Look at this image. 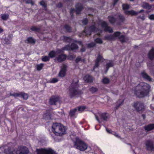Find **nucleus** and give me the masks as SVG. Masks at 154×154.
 Returning a JSON list of instances; mask_svg holds the SVG:
<instances>
[{
  "mask_svg": "<svg viewBox=\"0 0 154 154\" xmlns=\"http://www.w3.org/2000/svg\"><path fill=\"white\" fill-rule=\"evenodd\" d=\"M144 11V10H143V9H141L140 11H137L138 12V13H140V12H143Z\"/></svg>",
  "mask_w": 154,
  "mask_h": 154,
  "instance_id": "nucleus-58",
  "label": "nucleus"
},
{
  "mask_svg": "<svg viewBox=\"0 0 154 154\" xmlns=\"http://www.w3.org/2000/svg\"><path fill=\"white\" fill-rule=\"evenodd\" d=\"M148 56L150 60L154 59V48H152L148 54Z\"/></svg>",
  "mask_w": 154,
  "mask_h": 154,
  "instance_id": "nucleus-19",
  "label": "nucleus"
},
{
  "mask_svg": "<svg viewBox=\"0 0 154 154\" xmlns=\"http://www.w3.org/2000/svg\"><path fill=\"white\" fill-rule=\"evenodd\" d=\"M77 110V109L75 108L70 110L69 112V115L71 116H74L75 113L76 111Z\"/></svg>",
  "mask_w": 154,
  "mask_h": 154,
  "instance_id": "nucleus-28",
  "label": "nucleus"
},
{
  "mask_svg": "<svg viewBox=\"0 0 154 154\" xmlns=\"http://www.w3.org/2000/svg\"><path fill=\"white\" fill-rule=\"evenodd\" d=\"M148 18L151 20H154V14H151L148 16Z\"/></svg>",
  "mask_w": 154,
  "mask_h": 154,
  "instance_id": "nucleus-53",
  "label": "nucleus"
},
{
  "mask_svg": "<svg viewBox=\"0 0 154 154\" xmlns=\"http://www.w3.org/2000/svg\"><path fill=\"white\" fill-rule=\"evenodd\" d=\"M81 57H77V58H76L75 60V61H76V62H79V61H80V60H81Z\"/></svg>",
  "mask_w": 154,
  "mask_h": 154,
  "instance_id": "nucleus-54",
  "label": "nucleus"
},
{
  "mask_svg": "<svg viewBox=\"0 0 154 154\" xmlns=\"http://www.w3.org/2000/svg\"><path fill=\"white\" fill-rule=\"evenodd\" d=\"M65 28L68 31H70L71 30V27H70L69 25H66L65 26Z\"/></svg>",
  "mask_w": 154,
  "mask_h": 154,
  "instance_id": "nucleus-44",
  "label": "nucleus"
},
{
  "mask_svg": "<svg viewBox=\"0 0 154 154\" xmlns=\"http://www.w3.org/2000/svg\"><path fill=\"white\" fill-rule=\"evenodd\" d=\"M150 107L151 108V109H154V106H153L152 105H150Z\"/></svg>",
  "mask_w": 154,
  "mask_h": 154,
  "instance_id": "nucleus-61",
  "label": "nucleus"
},
{
  "mask_svg": "<svg viewBox=\"0 0 154 154\" xmlns=\"http://www.w3.org/2000/svg\"><path fill=\"white\" fill-rule=\"evenodd\" d=\"M83 79L85 82L88 83H91L92 82V77L89 75H86L84 77Z\"/></svg>",
  "mask_w": 154,
  "mask_h": 154,
  "instance_id": "nucleus-24",
  "label": "nucleus"
},
{
  "mask_svg": "<svg viewBox=\"0 0 154 154\" xmlns=\"http://www.w3.org/2000/svg\"><path fill=\"white\" fill-rule=\"evenodd\" d=\"M95 45V44L94 43V42H92V43H91L90 44H89L88 45V46L89 47H94Z\"/></svg>",
  "mask_w": 154,
  "mask_h": 154,
  "instance_id": "nucleus-52",
  "label": "nucleus"
},
{
  "mask_svg": "<svg viewBox=\"0 0 154 154\" xmlns=\"http://www.w3.org/2000/svg\"><path fill=\"white\" fill-rule=\"evenodd\" d=\"M101 32V30H100L99 32H98L97 33V34H98V35H100V33Z\"/></svg>",
  "mask_w": 154,
  "mask_h": 154,
  "instance_id": "nucleus-64",
  "label": "nucleus"
},
{
  "mask_svg": "<svg viewBox=\"0 0 154 154\" xmlns=\"http://www.w3.org/2000/svg\"><path fill=\"white\" fill-rule=\"evenodd\" d=\"M101 26L104 28V30L106 31H108L109 32H112L113 31V29L111 27L109 26L108 23L105 21H102L101 22Z\"/></svg>",
  "mask_w": 154,
  "mask_h": 154,
  "instance_id": "nucleus-13",
  "label": "nucleus"
},
{
  "mask_svg": "<svg viewBox=\"0 0 154 154\" xmlns=\"http://www.w3.org/2000/svg\"><path fill=\"white\" fill-rule=\"evenodd\" d=\"M75 147L81 151H84L87 148V146L84 142L81 141L80 140H76L74 144Z\"/></svg>",
  "mask_w": 154,
  "mask_h": 154,
  "instance_id": "nucleus-5",
  "label": "nucleus"
},
{
  "mask_svg": "<svg viewBox=\"0 0 154 154\" xmlns=\"http://www.w3.org/2000/svg\"><path fill=\"white\" fill-rule=\"evenodd\" d=\"M94 115L96 120L99 123H102L103 121L108 120L109 118V114L106 113H99L98 114H94Z\"/></svg>",
  "mask_w": 154,
  "mask_h": 154,
  "instance_id": "nucleus-3",
  "label": "nucleus"
},
{
  "mask_svg": "<svg viewBox=\"0 0 154 154\" xmlns=\"http://www.w3.org/2000/svg\"><path fill=\"white\" fill-rule=\"evenodd\" d=\"M114 66V64L112 62H110V63H106V70L107 71L108 70L109 67H112Z\"/></svg>",
  "mask_w": 154,
  "mask_h": 154,
  "instance_id": "nucleus-30",
  "label": "nucleus"
},
{
  "mask_svg": "<svg viewBox=\"0 0 154 154\" xmlns=\"http://www.w3.org/2000/svg\"><path fill=\"white\" fill-rule=\"evenodd\" d=\"M58 81V79L57 78H53L52 79H51L49 81V82L51 83H55Z\"/></svg>",
  "mask_w": 154,
  "mask_h": 154,
  "instance_id": "nucleus-43",
  "label": "nucleus"
},
{
  "mask_svg": "<svg viewBox=\"0 0 154 154\" xmlns=\"http://www.w3.org/2000/svg\"><path fill=\"white\" fill-rule=\"evenodd\" d=\"M83 8V7L81 4H78L76 6L75 11L74 9H71L70 10V13L71 16H73L72 13L74 11H76V14H80Z\"/></svg>",
  "mask_w": 154,
  "mask_h": 154,
  "instance_id": "nucleus-12",
  "label": "nucleus"
},
{
  "mask_svg": "<svg viewBox=\"0 0 154 154\" xmlns=\"http://www.w3.org/2000/svg\"><path fill=\"white\" fill-rule=\"evenodd\" d=\"M119 32H115L113 35H107L105 37V39L108 40H113L115 39V37H117L119 35Z\"/></svg>",
  "mask_w": 154,
  "mask_h": 154,
  "instance_id": "nucleus-16",
  "label": "nucleus"
},
{
  "mask_svg": "<svg viewBox=\"0 0 154 154\" xmlns=\"http://www.w3.org/2000/svg\"><path fill=\"white\" fill-rule=\"evenodd\" d=\"M146 148L148 150H153L154 149L153 143L152 141H148L146 144Z\"/></svg>",
  "mask_w": 154,
  "mask_h": 154,
  "instance_id": "nucleus-18",
  "label": "nucleus"
},
{
  "mask_svg": "<svg viewBox=\"0 0 154 154\" xmlns=\"http://www.w3.org/2000/svg\"><path fill=\"white\" fill-rule=\"evenodd\" d=\"M144 128L147 131H150L153 129H154V124H149L144 126Z\"/></svg>",
  "mask_w": 154,
  "mask_h": 154,
  "instance_id": "nucleus-25",
  "label": "nucleus"
},
{
  "mask_svg": "<svg viewBox=\"0 0 154 154\" xmlns=\"http://www.w3.org/2000/svg\"><path fill=\"white\" fill-rule=\"evenodd\" d=\"M88 20L87 19H86V18H85V19H84L82 20V23L84 24H86L87 23H88Z\"/></svg>",
  "mask_w": 154,
  "mask_h": 154,
  "instance_id": "nucleus-51",
  "label": "nucleus"
},
{
  "mask_svg": "<svg viewBox=\"0 0 154 154\" xmlns=\"http://www.w3.org/2000/svg\"><path fill=\"white\" fill-rule=\"evenodd\" d=\"M57 6L60 7L62 6V5L61 4V3H60L59 4H58V5Z\"/></svg>",
  "mask_w": 154,
  "mask_h": 154,
  "instance_id": "nucleus-60",
  "label": "nucleus"
},
{
  "mask_svg": "<svg viewBox=\"0 0 154 154\" xmlns=\"http://www.w3.org/2000/svg\"><path fill=\"white\" fill-rule=\"evenodd\" d=\"M77 82H75V84L72 83L69 89V95L70 97H73L76 95L79 94V92L77 89Z\"/></svg>",
  "mask_w": 154,
  "mask_h": 154,
  "instance_id": "nucleus-4",
  "label": "nucleus"
},
{
  "mask_svg": "<svg viewBox=\"0 0 154 154\" xmlns=\"http://www.w3.org/2000/svg\"><path fill=\"white\" fill-rule=\"evenodd\" d=\"M0 149L2 151H3L6 154H16L15 152H13L11 150V148L8 146L7 145H4L0 147Z\"/></svg>",
  "mask_w": 154,
  "mask_h": 154,
  "instance_id": "nucleus-9",
  "label": "nucleus"
},
{
  "mask_svg": "<svg viewBox=\"0 0 154 154\" xmlns=\"http://www.w3.org/2000/svg\"><path fill=\"white\" fill-rule=\"evenodd\" d=\"M130 6L128 4H123L122 8L123 9H128L129 8Z\"/></svg>",
  "mask_w": 154,
  "mask_h": 154,
  "instance_id": "nucleus-46",
  "label": "nucleus"
},
{
  "mask_svg": "<svg viewBox=\"0 0 154 154\" xmlns=\"http://www.w3.org/2000/svg\"><path fill=\"white\" fill-rule=\"evenodd\" d=\"M98 89L97 88H95V87H93V86L92 87H91L90 88V90L91 92H96V91H97Z\"/></svg>",
  "mask_w": 154,
  "mask_h": 154,
  "instance_id": "nucleus-38",
  "label": "nucleus"
},
{
  "mask_svg": "<svg viewBox=\"0 0 154 154\" xmlns=\"http://www.w3.org/2000/svg\"><path fill=\"white\" fill-rule=\"evenodd\" d=\"M142 116L143 118V119H145L146 116L145 115V114H142Z\"/></svg>",
  "mask_w": 154,
  "mask_h": 154,
  "instance_id": "nucleus-63",
  "label": "nucleus"
},
{
  "mask_svg": "<svg viewBox=\"0 0 154 154\" xmlns=\"http://www.w3.org/2000/svg\"><path fill=\"white\" fill-rule=\"evenodd\" d=\"M86 106H79L78 107V109L79 111H83L85 109H86Z\"/></svg>",
  "mask_w": 154,
  "mask_h": 154,
  "instance_id": "nucleus-45",
  "label": "nucleus"
},
{
  "mask_svg": "<svg viewBox=\"0 0 154 154\" xmlns=\"http://www.w3.org/2000/svg\"><path fill=\"white\" fill-rule=\"evenodd\" d=\"M67 66L66 65H63L61 67V69L60 71L59 75L61 77L64 76L66 74Z\"/></svg>",
  "mask_w": 154,
  "mask_h": 154,
  "instance_id": "nucleus-15",
  "label": "nucleus"
},
{
  "mask_svg": "<svg viewBox=\"0 0 154 154\" xmlns=\"http://www.w3.org/2000/svg\"><path fill=\"white\" fill-rule=\"evenodd\" d=\"M150 86L146 82H141L137 85L133 90L134 94L137 97H143L148 95Z\"/></svg>",
  "mask_w": 154,
  "mask_h": 154,
  "instance_id": "nucleus-1",
  "label": "nucleus"
},
{
  "mask_svg": "<svg viewBox=\"0 0 154 154\" xmlns=\"http://www.w3.org/2000/svg\"><path fill=\"white\" fill-rule=\"evenodd\" d=\"M60 97L53 96L49 99V103L51 105H55L56 104L57 102H60Z\"/></svg>",
  "mask_w": 154,
  "mask_h": 154,
  "instance_id": "nucleus-11",
  "label": "nucleus"
},
{
  "mask_svg": "<svg viewBox=\"0 0 154 154\" xmlns=\"http://www.w3.org/2000/svg\"><path fill=\"white\" fill-rule=\"evenodd\" d=\"M10 95H12V96H13L14 97H18L20 95V94H18V93H14L12 94V93L10 94Z\"/></svg>",
  "mask_w": 154,
  "mask_h": 154,
  "instance_id": "nucleus-47",
  "label": "nucleus"
},
{
  "mask_svg": "<svg viewBox=\"0 0 154 154\" xmlns=\"http://www.w3.org/2000/svg\"><path fill=\"white\" fill-rule=\"evenodd\" d=\"M11 41L9 40L7 38H5L4 40V43L5 44H9L10 43Z\"/></svg>",
  "mask_w": 154,
  "mask_h": 154,
  "instance_id": "nucleus-42",
  "label": "nucleus"
},
{
  "mask_svg": "<svg viewBox=\"0 0 154 154\" xmlns=\"http://www.w3.org/2000/svg\"><path fill=\"white\" fill-rule=\"evenodd\" d=\"M61 38L64 42H71L73 41L70 37H66L63 35L61 37Z\"/></svg>",
  "mask_w": 154,
  "mask_h": 154,
  "instance_id": "nucleus-26",
  "label": "nucleus"
},
{
  "mask_svg": "<svg viewBox=\"0 0 154 154\" xmlns=\"http://www.w3.org/2000/svg\"><path fill=\"white\" fill-rule=\"evenodd\" d=\"M119 32V34L117 37H118L119 40L121 41V42H126V41L128 40V37H125V36L124 35H120L121 33L120 32Z\"/></svg>",
  "mask_w": 154,
  "mask_h": 154,
  "instance_id": "nucleus-20",
  "label": "nucleus"
},
{
  "mask_svg": "<svg viewBox=\"0 0 154 154\" xmlns=\"http://www.w3.org/2000/svg\"><path fill=\"white\" fill-rule=\"evenodd\" d=\"M133 106L137 111H143L145 109V106L143 102L137 101L134 103Z\"/></svg>",
  "mask_w": 154,
  "mask_h": 154,
  "instance_id": "nucleus-6",
  "label": "nucleus"
},
{
  "mask_svg": "<svg viewBox=\"0 0 154 154\" xmlns=\"http://www.w3.org/2000/svg\"><path fill=\"white\" fill-rule=\"evenodd\" d=\"M103 61V57L101 56H100V55H99L97 58L96 60L95 61V64L94 66V68H96V67H97L98 66H99V62L100 61Z\"/></svg>",
  "mask_w": 154,
  "mask_h": 154,
  "instance_id": "nucleus-22",
  "label": "nucleus"
},
{
  "mask_svg": "<svg viewBox=\"0 0 154 154\" xmlns=\"http://www.w3.org/2000/svg\"><path fill=\"white\" fill-rule=\"evenodd\" d=\"M94 41L96 43H102L103 41L100 38H97L96 39L94 40Z\"/></svg>",
  "mask_w": 154,
  "mask_h": 154,
  "instance_id": "nucleus-41",
  "label": "nucleus"
},
{
  "mask_svg": "<svg viewBox=\"0 0 154 154\" xmlns=\"http://www.w3.org/2000/svg\"><path fill=\"white\" fill-rule=\"evenodd\" d=\"M108 19L109 22L111 23H114L116 20V19L113 17H109Z\"/></svg>",
  "mask_w": 154,
  "mask_h": 154,
  "instance_id": "nucleus-34",
  "label": "nucleus"
},
{
  "mask_svg": "<svg viewBox=\"0 0 154 154\" xmlns=\"http://www.w3.org/2000/svg\"><path fill=\"white\" fill-rule=\"evenodd\" d=\"M37 154H54V152L51 149H37Z\"/></svg>",
  "mask_w": 154,
  "mask_h": 154,
  "instance_id": "nucleus-8",
  "label": "nucleus"
},
{
  "mask_svg": "<svg viewBox=\"0 0 154 154\" xmlns=\"http://www.w3.org/2000/svg\"><path fill=\"white\" fill-rule=\"evenodd\" d=\"M62 51V50H61V49H57L56 52H55V51H51V52H50L49 53V59H50V57H54L56 55H57L58 54L61 53Z\"/></svg>",
  "mask_w": 154,
  "mask_h": 154,
  "instance_id": "nucleus-17",
  "label": "nucleus"
},
{
  "mask_svg": "<svg viewBox=\"0 0 154 154\" xmlns=\"http://www.w3.org/2000/svg\"><path fill=\"white\" fill-rule=\"evenodd\" d=\"M35 42V41L32 37H29L27 39V43H33V44H34Z\"/></svg>",
  "mask_w": 154,
  "mask_h": 154,
  "instance_id": "nucleus-29",
  "label": "nucleus"
},
{
  "mask_svg": "<svg viewBox=\"0 0 154 154\" xmlns=\"http://www.w3.org/2000/svg\"><path fill=\"white\" fill-rule=\"evenodd\" d=\"M141 75L145 79H146L149 81H151L152 80L151 78L150 77L149 75L146 73L145 72H141Z\"/></svg>",
  "mask_w": 154,
  "mask_h": 154,
  "instance_id": "nucleus-21",
  "label": "nucleus"
},
{
  "mask_svg": "<svg viewBox=\"0 0 154 154\" xmlns=\"http://www.w3.org/2000/svg\"><path fill=\"white\" fill-rule=\"evenodd\" d=\"M89 31V32H87L86 31V30L83 31L82 33L79 34V36H82L84 35H91V31H97L96 30V27L95 24L94 23V25H93L90 26L88 29Z\"/></svg>",
  "mask_w": 154,
  "mask_h": 154,
  "instance_id": "nucleus-7",
  "label": "nucleus"
},
{
  "mask_svg": "<svg viewBox=\"0 0 154 154\" xmlns=\"http://www.w3.org/2000/svg\"><path fill=\"white\" fill-rule=\"evenodd\" d=\"M42 60L43 61L46 62V61H48L50 60V57L48 55V56H44L42 57Z\"/></svg>",
  "mask_w": 154,
  "mask_h": 154,
  "instance_id": "nucleus-35",
  "label": "nucleus"
},
{
  "mask_svg": "<svg viewBox=\"0 0 154 154\" xmlns=\"http://www.w3.org/2000/svg\"><path fill=\"white\" fill-rule=\"evenodd\" d=\"M66 55L65 54H60V55H59L58 57H57V60L58 62H62V61H63L65 59H66Z\"/></svg>",
  "mask_w": 154,
  "mask_h": 154,
  "instance_id": "nucleus-23",
  "label": "nucleus"
},
{
  "mask_svg": "<svg viewBox=\"0 0 154 154\" xmlns=\"http://www.w3.org/2000/svg\"><path fill=\"white\" fill-rule=\"evenodd\" d=\"M25 1L27 3H31L32 5L34 4V2L32 0H25Z\"/></svg>",
  "mask_w": 154,
  "mask_h": 154,
  "instance_id": "nucleus-50",
  "label": "nucleus"
},
{
  "mask_svg": "<svg viewBox=\"0 0 154 154\" xmlns=\"http://www.w3.org/2000/svg\"><path fill=\"white\" fill-rule=\"evenodd\" d=\"M66 130L64 126L61 124L55 123L52 126V131L56 135H63L65 134Z\"/></svg>",
  "mask_w": 154,
  "mask_h": 154,
  "instance_id": "nucleus-2",
  "label": "nucleus"
},
{
  "mask_svg": "<svg viewBox=\"0 0 154 154\" xmlns=\"http://www.w3.org/2000/svg\"><path fill=\"white\" fill-rule=\"evenodd\" d=\"M3 29H2V28H0V32H3Z\"/></svg>",
  "mask_w": 154,
  "mask_h": 154,
  "instance_id": "nucleus-62",
  "label": "nucleus"
},
{
  "mask_svg": "<svg viewBox=\"0 0 154 154\" xmlns=\"http://www.w3.org/2000/svg\"><path fill=\"white\" fill-rule=\"evenodd\" d=\"M1 18L3 20H7L8 18H9V14H2Z\"/></svg>",
  "mask_w": 154,
  "mask_h": 154,
  "instance_id": "nucleus-31",
  "label": "nucleus"
},
{
  "mask_svg": "<svg viewBox=\"0 0 154 154\" xmlns=\"http://www.w3.org/2000/svg\"><path fill=\"white\" fill-rule=\"evenodd\" d=\"M106 131L109 133H111V131H110V130H109V129H108V128H106Z\"/></svg>",
  "mask_w": 154,
  "mask_h": 154,
  "instance_id": "nucleus-56",
  "label": "nucleus"
},
{
  "mask_svg": "<svg viewBox=\"0 0 154 154\" xmlns=\"http://www.w3.org/2000/svg\"><path fill=\"white\" fill-rule=\"evenodd\" d=\"M29 151L28 148L26 146H23L20 148L19 152H17L16 154H29Z\"/></svg>",
  "mask_w": 154,
  "mask_h": 154,
  "instance_id": "nucleus-14",
  "label": "nucleus"
},
{
  "mask_svg": "<svg viewBox=\"0 0 154 154\" xmlns=\"http://www.w3.org/2000/svg\"><path fill=\"white\" fill-rule=\"evenodd\" d=\"M20 95H21L22 97H23V98L24 99H27L28 97V94H26V93H21V94H20Z\"/></svg>",
  "mask_w": 154,
  "mask_h": 154,
  "instance_id": "nucleus-36",
  "label": "nucleus"
},
{
  "mask_svg": "<svg viewBox=\"0 0 154 154\" xmlns=\"http://www.w3.org/2000/svg\"><path fill=\"white\" fill-rule=\"evenodd\" d=\"M119 19L121 21H124L125 20V18L122 15H119Z\"/></svg>",
  "mask_w": 154,
  "mask_h": 154,
  "instance_id": "nucleus-49",
  "label": "nucleus"
},
{
  "mask_svg": "<svg viewBox=\"0 0 154 154\" xmlns=\"http://www.w3.org/2000/svg\"><path fill=\"white\" fill-rule=\"evenodd\" d=\"M40 3L41 5H42V6L44 7H46L47 6L45 2L43 1H42L40 2Z\"/></svg>",
  "mask_w": 154,
  "mask_h": 154,
  "instance_id": "nucleus-48",
  "label": "nucleus"
},
{
  "mask_svg": "<svg viewBox=\"0 0 154 154\" xmlns=\"http://www.w3.org/2000/svg\"><path fill=\"white\" fill-rule=\"evenodd\" d=\"M44 65L43 63H40L37 65V70H41L42 68Z\"/></svg>",
  "mask_w": 154,
  "mask_h": 154,
  "instance_id": "nucleus-40",
  "label": "nucleus"
},
{
  "mask_svg": "<svg viewBox=\"0 0 154 154\" xmlns=\"http://www.w3.org/2000/svg\"><path fill=\"white\" fill-rule=\"evenodd\" d=\"M81 51H85V48H83V47L81 49Z\"/></svg>",
  "mask_w": 154,
  "mask_h": 154,
  "instance_id": "nucleus-55",
  "label": "nucleus"
},
{
  "mask_svg": "<svg viewBox=\"0 0 154 154\" xmlns=\"http://www.w3.org/2000/svg\"><path fill=\"white\" fill-rule=\"evenodd\" d=\"M118 0H113L114 2L113 5H115L116 3Z\"/></svg>",
  "mask_w": 154,
  "mask_h": 154,
  "instance_id": "nucleus-57",
  "label": "nucleus"
},
{
  "mask_svg": "<svg viewBox=\"0 0 154 154\" xmlns=\"http://www.w3.org/2000/svg\"><path fill=\"white\" fill-rule=\"evenodd\" d=\"M123 102H117L116 105V106L115 108L116 109H118L121 105L123 104Z\"/></svg>",
  "mask_w": 154,
  "mask_h": 154,
  "instance_id": "nucleus-39",
  "label": "nucleus"
},
{
  "mask_svg": "<svg viewBox=\"0 0 154 154\" xmlns=\"http://www.w3.org/2000/svg\"><path fill=\"white\" fill-rule=\"evenodd\" d=\"M109 79L108 78H107V77H105L103 78L102 79V82L103 83H105V84H107V83H109Z\"/></svg>",
  "mask_w": 154,
  "mask_h": 154,
  "instance_id": "nucleus-33",
  "label": "nucleus"
},
{
  "mask_svg": "<svg viewBox=\"0 0 154 154\" xmlns=\"http://www.w3.org/2000/svg\"><path fill=\"white\" fill-rule=\"evenodd\" d=\"M125 13L126 14H130L132 15H138L137 11H133V10L130 11H125Z\"/></svg>",
  "mask_w": 154,
  "mask_h": 154,
  "instance_id": "nucleus-27",
  "label": "nucleus"
},
{
  "mask_svg": "<svg viewBox=\"0 0 154 154\" xmlns=\"http://www.w3.org/2000/svg\"><path fill=\"white\" fill-rule=\"evenodd\" d=\"M78 48H79L78 46L76 44L73 43L70 45H67L65 46L62 48V49L63 50H77Z\"/></svg>",
  "mask_w": 154,
  "mask_h": 154,
  "instance_id": "nucleus-10",
  "label": "nucleus"
},
{
  "mask_svg": "<svg viewBox=\"0 0 154 154\" xmlns=\"http://www.w3.org/2000/svg\"><path fill=\"white\" fill-rule=\"evenodd\" d=\"M113 134H114V135H115V136H116V137H119L118 134H117V133H113Z\"/></svg>",
  "mask_w": 154,
  "mask_h": 154,
  "instance_id": "nucleus-59",
  "label": "nucleus"
},
{
  "mask_svg": "<svg viewBox=\"0 0 154 154\" xmlns=\"http://www.w3.org/2000/svg\"><path fill=\"white\" fill-rule=\"evenodd\" d=\"M31 29L32 31H36V32H39L40 29L39 28H37V27H36V26H32L31 28Z\"/></svg>",
  "mask_w": 154,
  "mask_h": 154,
  "instance_id": "nucleus-37",
  "label": "nucleus"
},
{
  "mask_svg": "<svg viewBox=\"0 0 154 154\" xmlns=\"http://www.w3.org/2000/svg\"><path fill=\"white\" fill-rule=\"evenodd\" d=\"M142 7L143 8H146L147 9H150L151 7V6H150L148 3H144L142 5Z\"/></svg>",
  "mask_w": 154,
  "mask_h": 154,
  "instance_id": "nucleus-32",
  "label": "nucleus"
}]
</instances>
